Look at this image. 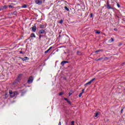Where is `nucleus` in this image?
<instances>
[{
  "instance_id": "1",
  "label": "nucleus",
  "mask_w": 125,
  "mask_h": 125,
  "mask_svg": "<svg viewBox=\"0 0 125 125\" xmlns=\"http://www.w3.org/2000/svg\"><path fill=\"white\" fill-rule=\"evenodd\" d=\"M9 94H10V97L12 98L13 97H15V96H17L19 93L17 92H12V91H10L9 92Z\"/></svg>"
},
{
  "instance_id": "2",
  "label": "nucleus",
  "mask_w": 125,
  "mask_h": 125,
  "mask_svg": "<svg viewBox=\"0 0 125 125\" xmlns=\"http://www.w3.org/2000/svg\"><path fill=\"white\" fill-rule=\"evenodd\" d=\"M21 79H22V74H20L18 76V78L16 79V82H15L13 83V85H14L15 84V83H20V81H21Z\"/></svg>"
},
{
  "instance_id": "3",
  "label": "nucleus",
  "mask_w": 125,
  "mask_h": 125,
  "mask_svg": "<svg viewBox=\"0 0 125 125\" xmlns=\"http://www.w3.org/2000/svg\"><path fill=\"white\" fill-rule=\"evenodd\" d=\"M94 81H95V78H93V79H92L91 81H90L89 82L86 83L84 84V86H86V85H88V84H91V83L93 82H94Z\"/></svg>"
},
{
  "instance_id": "4",
  "label": "nucleus",
  "mask_w": 125,
  "mask_h": 125,
  "mask_svg": "<svg viewBox=\"0 0 125 125\" xmlns=\"http://www.w3.org/2000/svg\"><path fill=\"white\" fill-rule=\"evenodd\" d=\"M33 81H34L33 77L31 76L29 77V78L27 81V83H29V84L32 83H33Z\"/></svg>"
},
{
  "instance_id": "5",
  "label": "nucleus",
  "mask_w": 125,
  "mask_h": 125,
  "mask_svg": "<svg viewBox=\"0 0 125 125\" xmlns=\"http://www.w3.org/2000/svg\"><path fill=\"white\" fill-rule=\"evenodd\" d=\"M35 3H36V4L41 5V4L42 3V0H35Z\"/></svg>"
},
{
  "instance_id": "6",
  "label": "nucleus",
  "mask_w": 125,
  "mask_h": 125,
  "mask_svg": "<svg viewBox=\"0 0 125 125\" xmlns=\"http://www.w3.org/2000/svg\"><path fill=\"white\" fill-rule=\"evenodd\" d=\"M31 30L32 32H36V31H37V27L36 26H34L33 27H32Z\"/></svg>"
},
{
  "instance_id": "7",
  "label": "nucleus",
  "mask_w": 125,
  "mask_h": 125,
  "mask_svg": "<svg viewBox=\"0 0 125 125\" xmlns=\"http://www.w3.org/2000/svg\"><path fill=\"white\" fill-rule=\"evenodd\" d=\"M8 8V7L6 5H5L4 6H2L1 8L0 9V10H3L4 9H6Z\"/></svg>"
},
{
  "instance_id": "8",
  "label": "nucleus",
  "mask_w": 125,
  "mask_h": 125,
  "mask_svg": "<svg viewBox=\"0 0 125 125\" xmlns=\"http://www.w3.org/2000/svg\"><path fill=\"white\" fill-rule=\"evenodd\" d=\"M66 63H69V62H68V61H62V62L61 63V65H62V66H63V65H65V64H66Z\"/></svg>"
},
{
  "instance_id": "9",
  "label": "nucleus",
  "mask_w": 125,
  "mask_h": 125,
  "mask_svg": "<svg viewBox=\"0 0 125 125\" xmlns=\"http://www.w3.org/2000/svg\"><path fill=\"white\" fill-rule=\"evenodd\" d=\"M45 32V30L43 29H41L39 31V34H40V35H42V34H44Z\"/></svg>"
},
{
  "instance_id": "10",
  "label": "nucleus",
  "mask_w": 125,
  "mask_h": 125,
  "mask_svg": "<svg viewBox=\"0 0 125 125\" xmlns=\"http://www.w3.org/2000/svg\"><path fill=\"white\" fill-rule=\"evenodd\" d=\"M21 59L22 61H26V60H29V58L25 57L24 58H21Z\"/></svg>"
},
{
  "instance_id": "11",
  "label": "nucleus",
  "mask_w": 125,
  "mask_h": 125,
  "mask_svg": "<svg viewBox=\"0 0 125 125\" xmlns=\"http://www.w3.org/2000/svg\"><path fill=\"white\" fill-rule=\"evenodd\" d=\"M52 48V47H50L48 50H47L46 51H45V52H44V53H45V54H46V53H48V52L50 51V50H51V49Z\"/></svg>"
},
{
  "instance_id": "12",
  "label": "nucleus",
  "mask_w": 125,
  "mask_h": 125,
  "mask_svg": "<svg viewBox=\"0 0 125 125\" xmlns=\"http://www.w3.org/2000/svg\"><path fill=\"white\" fill-rule=\"evenodd\" d=\"M30 37H31V38H36V35H35V34L32 33L30 35Z\"/></svg>"
},
{
  "instance_id": "13",
  "label": "nucleus",
  "mask_w": 125,
  "mask_h": 125,
  "mask_svg": "<svg viewBox=\"0 0 125 125\" xmlns=\"http://www.w3.org/2000/svg\"><path fill=\"white\" fill-rule=\"evenodd\" d=\"M107 8L108 9H113V8L109 4H107Z\"/></svg>"
},
{
  "instance_id": "14",
  "label": "nucleus",
  "mask_w": 125,
  "mask_h": 125,
  "mask_svg": "<svg viewBox=\"0 0 125 125\" xmlns=\"http://www.w3.org/2000/svg\"><path fill=\"white\" fill-rule=\"evenodd\" d=\"M77 55L81 56V55H82V52H81V51H78L77 52Z\"/></svg>"
},
{
  "instance_id": "15",
  "label": "nucleus",
  "mask_w": 125,
  "mask_h": 125,
  "mask_svg": "<svg viewBox=\"0 0 125 125\" xmlns=\"http://www.w3.org/2000/svg\"><path fill=\"white\" fill-rule=\"evenodd\" d=\"M27 8V5L24 4L21 6V8Z\"/></svg>"
},
{
  "instance_id": "16",
  "label": "nucleus",
  "mask_w": 125,
  "mask_h": 125,
  "mask_svg": "<svg viewBox=\"0 0 125 125\" xmlns=\"http://www.w3.org/2000/svg\"><path fill=\"white\" fill-rule=\"evenodd\" d=\"M64 9H65V10H67V11H70V10L69 9V8H68L67 6L64 7Z\"/></svg>"
},
{
  "instance_id": "17",
  "label": "nucleus",
  "mask_w": 125,
  "mask_h": 125,
  "mask_svg": "<svg viewBox=\"0 0 125 125\" xmlns=\"http://www.w3.org/2000/svg\"><path fill=\"white\" fill-rule=\"evenodd\" d=\"M99 114V113L98 112H97L96 114H95V118H97V117H98V115Z\"/></svg>"
},
{
  "instance_id": "18",
  "label": "nucleus",
  "mask_w": 125,
  "mask_h": 125,
  "mask_svg": "<svg viewBox=\"0 0 125 125\" xmlns=\"http://www.w3.org/2000/svg\"><path fill=\"white\" fill-rule=\"evenodd\" d=\"M100 51H102V50H98L95 51V53H97L98 52H100Z\"/></svg>"
},
{
  "instance_id": "19",
  "label": "nucleus",
  "mask_w": 125,
  "mask_h": 125,
  "mask_svg": "<svg viewBox=\"0 0 125 125\" xmlns=\"http://www.w3.org/2000/svg\"><path fill=\"white\" fill-rule=\"evenodd\" d=\"M110 42H114V39L111 38V39L110 40Z\"/></svg>"
},
{
  "instance_id": "20",
  "label": "nucleus",
  "mask_w": 125,
  "mask_h": 125,
  "mask_svg": "<svg viewBox=\"0 0 125 125\" xmlns=\"http://www.w3.org/2000/svg\"><path fill=\"white\" fill-rule=\"evenodd\" d=\"M82 95H83V93H80L79 95V97H82Z\"/></svg>"
},
{
  "instance_id": "21",
  "label": "nucleus",
  "mask_w": 125,
  "mask_h": 125,
  "mask_svg": "<svg viewBox=\"0 0 125 125\" xmlns=\"http://www.w3.org/2000/svg\"><path fill=\"white\" fill-rule=\"evenodd\" d=\"M71 125H75V121L71 122Z\"/></svg>"
},
{
  "instance_id": "22",
  "label": "nucleus",
  "mask_w": 125,
  "mask_h": 125,
  "mask_svg": "<svg viewBox=\"0 0 125 125\" xmlns=\"http://www.w3.org/2000/svg\"><path fill=\"white\" fill-rule=\"evenodd\" d=\"M5 99H6V98H7V97H8V95L6 93L5 94Z\"/></svg>"
},
{
  "instance_id": "23",
  "label": "nucleus",
  "mask_w": 125,
  "mask_h": 125,
  "mask_svg": "<svg viewBox=\"0 0 125 125\" xmlns=\"http://www.w3.org/2000/svg\"><path fill=\"white\" fill-rule=\"evenodd\" d=\"M63 23V20H61V21H60V24H62Z\"/></svg>"
},
{
  "instance_id": "24",
  "label": "nucleus",
  "mask_w": 125,
  "mask_h": 125,
  "mask_svg": "<svg viewBox=\"0 0 125 125\" xmlns=\"http://www.w3.org/2000/svg\"><path fill=\"white\" fill-rule=\"evenodd\" d=\"M9 8H13V6L10 5H9Z\"/></svg>"
},
{
  "instance_id": "25",
  "label": "nucleus",
  "mask_w": 125,
  "mask_h": 125,
  "mask_svg": "<svg viewBox=\"0 0 125 125\" xmlns=\"http://www.w3.org/2000/svg\"><path fill=\"white\" fill-rule=\"evenodd\" d=\"M63 94H64V93L62 92V93H60L59 94V95H60V96H61V95H63Z\"/></svg>"
},
{
  "instance_id": "26",
  "label": "nucleus",
  "mask_w": 125,
  "mask_h": 125,
  "mask_svg": "<svg viewBox=\"0 0 125 125\" xmlns=\"http://www.w3.org/2000/svg\"><path fill=\"white\" fill-rule=\"evenodd\" d=\"M117 5L118 8H120V4L118 3H117Z\"/></svg>"
},
{
  "instance_id": "27",
  "label": "nucleus",
  "mask_w": 125,
  "mask_h": 125,
  "mask_svg": "<svg viewBox=\"0 0 125 125\" xmlns=\"http://www.w3.org/2000/svg\"><path fill=\"white\" fill-rule=\"evenodd\" d=\"M92 16H93V15L92 13L90 14V18H92Z\"/></svg>"
},
{
  "instance_id": "28",
  "label": "nucleus",
  "mask_w": 125,
  "mask_h": 125,
  "mask_svg": "<svg viewBox=\"0 0 125 125\" xmlns=\"http://www.w3.org/2000/svg\"><path fill=\"white\" fill-rule=\"evenodd\" d=\"M67 102L68 103H69V104H71V102H70V101L67 100Z\"/></svg>"
},
{
  "instance_id": "29",
  "label": "nucleus",
  "mask_w": 125,
  "mask_h": 125,
  "mask_svg": "<svg viewBox=\"0 0 125 125\" xmlns=\"http://www.w3.org/2000/svg\"><path fill=\"white\" fill-rule=\"evenodd\" d=\"M96 34H100V32L99 31H96Z\"/></svg>"
},
{
  "instance_id": "30",
  "label": "nucleus",
  "mask_w": 125,
  "mask_h": 125,
  "mask_svg": "<svg viewBox=\"0 0 125 125\" xmlns=\"http://www.w3.org/2000/svg\"><path fill=\"white\" fill-rule=\"evenodd\" d=\"M42 37H43V36H42V35H40V36H39L40 39H41V38H42Z\"/></svg>"
},
{
  "instance_id": "31",
  "label": "nucleus",
  "mask_w": 125,
  "mask_h": 125,
  "mask_svg": "<svg viewBox=\"0 0 125 125\" xmlns=\"http://www.w3.org/2000/svg\"><path fill=\"white\" fill-rule=\"evenodd\" d=\"M83 92H84V89L82 90V92H81V93H83Z\"/></svg>"
},
{
  "instance_id": "32",
  "label": "nucleus",
  "mask_w": 125,
  "mask_h": 125,
  "mask_svg": "<svg viewBox=\"0 0 125 125\" xmlns=\"http://www.w3.org/2000/svg\"><path fill=\"white\" fill-rule=\"evenodd\" d=\"M73 13H75V12H76L75 11V9H73Z\"/></svg>"
},
{
  "instance_id": "33",
  "label": "nucleus",
  "mask_w": 125,
  "mask_h": 125,
  "mask_svg": "<svg viewBox=\"0 0 125 125\" xmlns=\"http://www.w3.org/2000/svg\"><path fill=\"white\" fill-rule=\"evenodd\" d=\"M64 100H66V101H67V100H68V99L67 98H64Z\"/></svg>"
},
{
  "instance_id": "34",
  "label": "nucleus",
  "mask_w": 125,
  "mask_h": 125,
  "mask_svg": "<svg viewBox=\"0 0 125 125\" xmlns=\"http://www.w3.org/2000/svg\"><path fill=\"white\" fill-rule=\"evenodd\" d=\"M59 125H61V122H59Z\"/></svg>"
},
{
  "instance_id": "35",
  "label": "nucleus",
  "mask_w": 125,
  "mask_h": 125,
  "mask_svg": "<svg viewBox=\"0 0 125 125\" xmlns=\"http://www.w3.org/2000/svg\"><path fill=\"white\" fill-rule=\"evenodd\" d=\"M114 31H117V28H114Z\"/></svg>"
},
{
  "instance_id": "36",
  "label": "nucleus",
  "mask_w": 125,
  "mask_h": 125,
  "mask_svg": "<svg viewBox=\"0 0 125 125\" xmlns=\"http://www.w3.org/2000/svg\"><path fill=\"white\" fill-rule=\"evenodd\" d=\"M101 59H102V58H99L98 60V61L101 60Z\"/></svg>"
},
{
  "instance_id": "37",
  "label": "nucleus",
  "mask_w": 125,
  "mask_h": 125,
  "mask_svg": "<svg viewBox=\"0 0 125 125\" xmlns=\"http://www.w3.org/2000/svg\"><path fill=\"white\" fill-rule=\"evenodd\" d=\"M20 53L22 54V53H23V52H22V51H21V52H20Z\"/></svg>"
},
{
  "instance_id": "38",
  "label": "nucleus",
  "mask_w": 125,
  "mask_h": 125,
  "mask_svg": "<svg viewBox=\"0 0 125 125\" xmlns=\"http://www.w3.org/2000/svg\"><path fill=\"white\" fill-rule=\"evenodd\" d=\"M71 94L69 93V96H71Z\"/></svg>"
},
{
  "instance_id": "39",
  "label": "nucleus",
  "mask_w": 125,
  "mask_h": 125,
  "mask_svg": "<svg viewBox=\"0 0 125 125\" xmlns=\"http://www.w3.org/2000/svg\"><path fill=\"white\" fill-rule=\"evenodd\" d=\"M121 112H123V109L121 110Z\"/></svg>"
}]
</instances>
